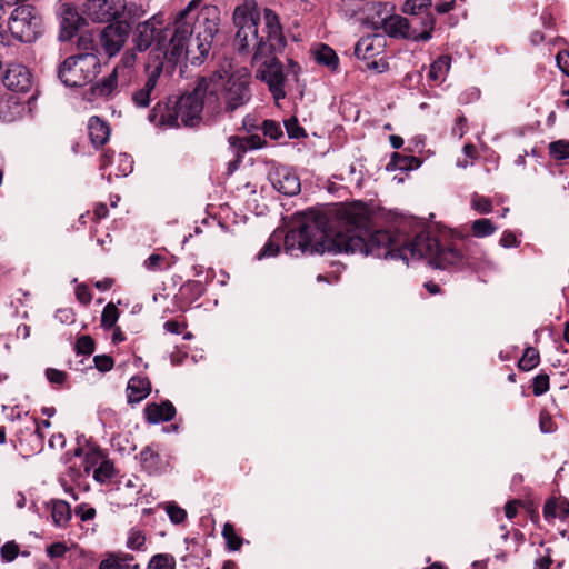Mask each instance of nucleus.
Returning a JSON list of instances; mask_svg holds the SVG:
<instances>
[{
	"label": "nucleus",
	"instance_id": "1",
	"mask_svg": "<svg viewBox=\"0 0 569 569\" xmlns=\"http://www.w3.org/2000/svg\"><path fill=\"white\" fill-rule=\"evenodd\" d=\"M233 24L237 28L234 46L239 52L250 53L256 67V78L263 81L274 100L286 97L284 84L290 77L297 80L300 67L293 60L283 64L274 57L286 47V38L279 17L271 9L263 10L262 23L254 0H244L233 11Z\"/></svg>",
	"mask_w": 569,
	"mask_h": 569
},
{
	"label": "nucleus",
	"instance_id": "2",
	"mask_svg": "<svg viewBox=\"0 0 569 569\" xmlns=\"http://www.w3.org/2000/svg\"><path fill=\"white\" fill-rule=\"evenodd\" d=\"M345 230L332 233L328 217L318 211L310 210L297 229L282 232L283 247L287 253L293 257L306 253H359L362 246V233L369 218L361 207H351L343 211Z\"/></svg>",
	"mask_w": 569,
	"mask_h": 569
},
{
	"label": "nucleus",
	"instance_id": "3",
	"mask_svg": "<svg viewBox=\"0 0 569 569\" xmlns=\"http://www.w3.org/2000/svg\"><path fill=\"white\" fill-rule=\"evenodd\" d=\"M362 233L359 253L375 258L410 260L428 259L430 266L439 269L459 266L465 254L455 246H445L432 238L429 231H421L411 241L400 244L389 231L369 232L368 223Z\"/></svg>",
	"mask_w": 569,
	"mask_h": 569
},
{
	"label": "nucleus",
	"instance_id": "4",
	"mask_svg": "<svg viewBox=\"0 0 569 569\" xmlns=\"http://www.w3.org/2000/svg\"><path fill=\"white\" fill-rule=\"evenodd\" d=\"M202 0H191L181 10L171 26H168V37L172 44L171 57L182 54V41L196 34L194 42L201 54H209L214 36L219 31L220 10L217 6H203Z\"/></svg>",
	"mask_w": 569,
	"mask_h": 569
},
{
	"label": "nucleus",
	"instance_id": "5",
	"mask_svg": "<svg viewBox=\"0 0 569 569\" xmlns=\"http://www.w3.org/2000/svg\"><path fill=\"white\" fill-rule=\"evenodd\" d=\"M194 89L203 110L212 116L222 110L233 112L251 99L247 74L229 76L227 71H216L202 77Z\"/></svg>",
	"mask_w": 569,
	"mask_h": 569
},
{
	"label": "nucleus",
	"instance_id": "6",
	"mask_svg": "<svg viewBox=\"0 0 569 569\" xmlns=\"http://www.w3.org/2000/svg\"><path fill=\"white\" fill-rule=\"evenodd\" d=\"M203 106L196 89L180 98L159 101L150 111L149 121L160 128L196 127L201 120Z\"/></svg>",
	"mask_w": 569,
	"mask_h": 569
},
{
	"label": "nucleus",
	"instance_id": "7",
	"mask_svg": "<svg viewBox=\"0 0 569 569\" xmlns=\"http://www.w3.org/2000/svg\"><path fill=\"white\" fill-rule=\"evenodd\" d=\"M100 71L99 57L83 52L66 58L58 67V78L66 87H83L92 82Z\"/></svg>",
	"mask_w": 569,
	"mask_h": 569
},
{
	"label": "nucleus",
	"instance_id": "8",
	"mask_svg": "<svg viewBox=\"0 0 569 569\" xmlns=\"http://www.w3.org/2000/svg\"><path fill=\"white\" fill-rule=\"evenodd\" d=\"M436 19L432 13L392 16L386 23V32L393 38L412 41H429L432 37Z\"/></svg>",
	"mask_w": 569,
	"mask_h": 569
},
{
	"label": "nucleus",
	"instance_id": "9",
	"mask_svg": "<svg viewBox=\"0 0 569 569\" xmlns=\"http://www.w3.org/2000/svg\"><path fill=\"white\" fill-rule=\"evenodd\" d=\"M168 27L164 28L162 34L158 38L157 47L152 50V57L156 59L160 58L167 64V72H171L174 70L176 66L182 61L183 59L189 60L192 64H201L204 58L208 54H201L200 49L197 48L196 34L189 36L184 41H182V54L177 57H171V49L173 42H171L170 37H168Z\"/></svg>",
	"mask_w": 569,
	"mask_h": 569
},
{
	"label": "nucleus",
	"instance_id": "10",
	"mask_svg": "<svg viewBox=\"0 0 569 569\" xmlns=\"http://www.w3.org/2000/svg\"><path fill=\"white\" fill-rule=\"evenodd\" d=\"M167 71V64L160 59L152 57V50L149 53L146 63V79L142 84L131 94V101L137 108L146 109L151 101L157 99L162 91V72Z\"/></svg>",
	"mask_w": 569,
	"mask_h": 569
},
{
	"label": "nucleus",
	"instance_id": "11",
	"mask_svg": "<svg viewBox=\"0 0 569 569\" xmlns=\"http://www.w3.org/2000/svg\"><path fill=\"white\" fill-rule=\"evenodd\" d=\"M41 18L29 6L17 7L8 21L11 36L21 42H33L41 34Z\"/></svg>",
	"mask_w": 569,
	"mask_h": 569
},
{
	"label": "nucleus",
	"instance_id": "12",
	"mask_svg": "<svg viewBox=\"0 0 569 569\" xmlns=\"http://www.w3.org/2000/svg\"><path fill=\"white\" fill-rule=\"evenodd\" d=\"M128 83H122L119 76H114L112 71L109 76L103 77L99 81L92 83L88 91L84 92V99L88 102H94L98 100L110 101L112 100L123 88L129 87Z\"/></svg>",
	"mask_w": 569,
	"mask_h": 569
},
{
	"label": "nucleus",
	"instance_id": "13",
	"mask_svg": "<svg viewBox=\"0 0 569 569\" xmlns=\"http://www.w3.org/2000/svg\"><path fill=\"white\" fill-rule=\"evenodd\" d=\"M57 14L60 21L59 40H71L79 29L86 23V19L79 14L76 7L71 3H60L57 9Z\"/></svg>",
	"mask_w": 569,
	"mask_h": 569
},
{
	"label": "nucleus",
	"instance_id": "14",
	"mask_svg": "<svg viewBox=\"0 0 569 569\" xmlns=\"http://www.w3.org/2000/svg\"><path fill=\"white\" fill-rule=\"evenodd\" d=\"M160 24L161 21L157 17L138 23L133 33V42L139 51H146L153 42L154 47L152 50L157 47L158 38L164 30V28L158 27Z\"/></svg>",
	"mask_w": 569,
	"mask_h": 569
},
{
	"label": "nucleus",
	"instance_id": "15",
	"mask_svg": "<svg viewBox=\"0 0 569 569\" xmlns=\"http://www.w3.org/2000/svg\"><path fill=\"white\" fill-rule=\"evenodd\" d=\"M269 181L272 187L284 196H295L300 191L298 176L288 167H276L269 172Z\"/></svg>",
	"mask_w": 569,
	"mask_h": 569
},
{
	"label": "nucleus",
	"instance_id": "16",
	"mask_svg": "<svg viewBox=\"0 0 569 569\" xmlns=\"http://www.w3.org/2000/svg\"><path fill=\"white\" fill-rule=\"evenodd\" d=\"M128 36L127 27L120 23H111L101 31L100 44L109 57H113L122 49Z\"/></svg>",
	"mask_w": 569,
	"mask_h": 569
},
{
	"label": "nucleus",
	"instance_id": "17",
	"mask_svg": "<svg viewBox=\"0 0 569 569\" xmlns=\"http://www.w3.org/2000/svg\"><path fill=\"white\" fill-rule=\"evenodd\" d=\"M99 463L98 468L93 470V478L98 482H106L108 479H110L113 475V466L110 461L104 460L101 456V453L94 449H90L86 453L83 468L86 473H90V470L93 466Z\"/></svg>",
	"mask_w": 569,
	"mask_h": 569
},
{
	"label": "nucleus",
	"instance_id": "18",
	"mask_svg": "<svg viewBox=\"0 0 569 569\" xmlns=\"http://www.w3.org/2000/svg\"><path fill=\"white\" fill-rule=\"evenodd\" d=\"M138 459L141 468L149 475H159L166 471L167 462L161 457L159 447L154 443L144 447Z\"/></svg>",
	"mask_w": 569,
	"mask_h": 569
},
{
	"label": "nucleus",
	"instance_id": "19",
	"mask_svg": "<svg viewBox=\"0 0 569 569\" xmlns=\"http://www.w3.org/2000/svg\"><path fill=\"white\" fill-rule=\"evenodd\" d=\"M83 7L92 21L108 22L119 16V10L111 6L110 0H87Z\"/></svg>",
	"mask_w": 569,
	"mask_h": 569
},
{
	"label": "nucleus",
	"instance_id": "20",
	"mask_svg": "<svg viewBox=\"0 0 569 569\" xmlns=\"http://www.w3.org/2000/svg\"><path fill=\"white\" fill-rule=\"evenodd\" d=\"M3 83L10 90L26 92L31 87L30 72L23 66H12L7 70Z\"/></svg>",
	"mask_w": 569,
	"mask_h": 569
},
{
	"label": "nucleus",
	"instance_id": "21",
	"mask_svg": "<svg viewBox=\"0 0 569 569\" xmlns=\"http://www.w3.org/2000/svg\"><path fill=\"white\" fill-rule=\"evenodd\" d=\"M151 392V382L147 377L133 376L128 381L127 398L130 405L139 403Z\"/></svg>",
	"mask_w": 569,
	"mask_h": 569
},
{
	"label": "nucleus",
	"instance_id": "22",
	"mask_svg": "<svg viewBox=\"0 0 569 569\" xmlns=\"http://www.w3.org/2000/svg\"><path fill=\"white\" fill-rule=\"evenodd\" d=\"M144 415L150 423L170 421L176 416V408L169 400L162 401L161 403L152 402L144 408Z\"/></svg>",
	"mask_w": 569,
	"mask_h": 569
},
{
	"label": "nucleus",
	"instance_id": "23",
	"mask_svg": "<svg viewBox=\"0 0 569 569\" xmlns=\"http://www.w3.org/2000/svg\"><path fill=\"white\" fill-rule=\"evenodd\" d=\"M137 56L133 51H126L120 62L113 68L114 76L120 77L122 83L131 84L136 78V66Z\"/></svg>",
	"mask_w": 569,
	"mask_h": 569
},
{
	"label": "nucleus",
	"instance_id": "24",
	"mask_svg": "<svg viewBox=\"0 0 569 569\" xmlns=\"http://www.w3.org/2000/svg\"><path fill=\"white\" fill-rule=\"evenodd\" d=\"M113 162H117V170L114 171L116 177H126L131 173L133 161L129 154L118 153L117 157H114L113 152H104L102 154L101 169L108 164H112Z\"/></svg>",
	"mask_w": 569,
	"mask_h": 569
},
{
	"label": "nucleus",
	"instance_id": "25",
	"mask_svg": "<svg viewBox=\"0 0 569 569\" xmlns=\"http://www.w3.org/2000/svg\"><path fill=\"white\" fill-rule=\"evenodd\" d=\"M133 556L119 552L109 553L99 565V569H140L139 563H133Z\"/></svg>",
	"mask_w": 569,
	"mask_h": 569
},
{
	"label": "nucleus",
	"instance_id": "26",
	"mask_svg": "<svg viewBox=\"0 0 569 569\" xmlns=\"http://www.w3.org/2000/svg\"><path fill=\"white\" fill-rule=\"evenodd\" d=\"M89 138L96 147L104 144L110 136V128L107 122L101 120L99 117L93 116L88 122Z\"/></svg>",
	"mask_w": 569,
	"mask_h": 569
},
{
	"label": "nucleus",
	"instance_id": "27",
	"mask_svg": "<svg viewBox=\"0 0 569 569\" xmlns=\"http://www.w3.org/2000/svg\"><path fill=\"white\" fill-rule=\"evenodd\" d=\"M24 111V106L14 97L0 100V120L3 122H13L19 119Z\"/></svg>",
	"mask_w": 569,
	"mask_h": 569
},
{
	"label": "nucleus",
	"instance_id": "28",
	"mask_svg": "<svg viewBox=\"0 0 569 569\" xmlns=\"http://www.w3.org/2000/svg\"><path fill=\"white\" fill-rule=\"evenodd\" d=\"M51 508V518L57 527H66L71 519L72 512L70 505L64 500H51L49 502Z\"/></svg>",
	"mask_w": 569,
	"mask_h": 569
},
{
	"label": "nucleus",
	"instance_id": "29",
	"mask_svg": "<svg viewBox=\"0 0 569 569\" xmlns=\"http://www.w3.org/2000/svg\"><path fill=\"white\" fill-rule=\"evenodd\" d=\"M315 59L319 64L326 66L331 71H336L338 69L339 58L327 44H320L315 50Z\"/></svg>",
	"mask_w": 569,
	"mask_h": 569
},
{
	"label": "nucleus",
	"instance_id": "30",
	"mask_svg": "<svg viewBox=\"0 0 569 569\" xmlns=\"http://www.w3.org/2000/svg\"><path fill=\"white\" fill-rule=\"evenodd\" d=\"M451 58L449 56H440L436 59L428 72L429 80L433 82H442L450 69Z\"/></svg>",
	"mask_w": 569,
	"mask_h": 569
},
{
	"label": "nucleus",
	"instance_id": "31",
	"mask_svg": "<svg viewBox=\"0 0 569 569\" xmlns=\"http://www.w3.org/2000/svg\"><path fill=\"white\" fill-rule=\"evenodd\" d=\"M282 241V231L276 230L258 254L259 259L274 257L280 251V242Z\"/></svg>",
	"mask_w": 569,
	"mask_h": 569
},
{
	"label": "nucleus",
	"instance_id": "32",
	"mask_svg": "<svg viewBox=\"0 0 569 569\" xmlns=\"http://www.w3.org/2000/svg\"><path fill=\"white\" fill-rule=\"evenodd\" d=\"M539 361L540 357L538 350L533 347H528L519 360L518 367L523 371H529L536 368L539 365Z\"/></svg>",
	"mask_w": 569,
	"mask_h": 569
},
{
	"label": "nucleus",
	"instance_id": "33",
	"mask_svg": "<svg viewBox=\"0 0 569 569\" xmlns=\"http://www.w3.org/2000/svg\"><path fill=\"white\" fill-rule=\"evenodd\" d=\"M222 536L230 550L237 551L241 548L242 538L236 533L234 527L230 522L224 523L222 529Z\"/></svg>",
	"mask_w": 569,
	"mask_h": 569
},
{
	"label": "nucleus",
	"instance_id": "34",
	"mask_svg": "<svg viewBox=\"0 0 569 569\" xmlns=\"http://www.w3.org/2000/svg\"><path fill=\"white\" fill-rule=\"evenodd\" d=\"M431 0H407L403 4V12L407 14H425L431 13L429 8Z\"/></svg>",
	"mask_w": 569,
	"mask_h": 569
},
{
	"label": "nucleus",
	"instance_id": "35",
	"mask_svg": "<svg viewBox=\"0 0 569 569\" xmlns=\"http://www.w3.org/2000/svg\"><path fill=\"white\" fill-rule=\"evenodd\" d=\"M147 569H176V561L171 555L158 553L151 558Z\"/></svg>",
	"mask_w": 569,
	"mask_h": 569
},
{
	"label": "nucleus",
	"instance_id": "36",
	"mask_svg": "<svg viewBox=\"0 0 569 569\" xmlns=\"http://www.w3.org/2000/svg\"><path fill=\"white\" fill-rule=\"evenodd\" d=\"M471 230L478 238H485L496 231V227L489 219H478L472 222Z\"/></svg>",
	"mask_w": 569,
	"mask_h": 569
},
{
	"label": "nucleus",
	"instance_id": "37",
	"mask_svg": "<svg viewBox=\"0 0 569 569\" xmlns=\"http://www.w3.org/2000/svg\"><path fill=\"white\" fill-rule=\"evenodd\" d=\"M118 318H119L118 308L112 302H110L102 310L101 326L104 329H111L116 326Z\"/></svg>",
	"mask_w": 569,
	"mask_h": 569
},
{
	"label": "nucleus",
	"instance_id": "38",
	"mask_svg": "<svg viewBox=\"0 0 569 569\" xmlns=\"http://www.w3.org/2000/svg\"><path fill=\"white\" fill-rule=\"evenodd\" d=\"M164 510L174 525H180L187 519V511L178 506L174 501H169L164 505Z\"/></svg>",
	"mask_w": 569,
	"mask_h": 569
},
{
	"label": "nucleus",
	"instance_id": "39",
	"mask_svg": "<svg viewBox=\"0 0 569 569\" xmlns=\"http://www.w3.org/2000/svg\"><path fill=\"white\" fill-rule=\"evenodd\" d=\"M550 156L556 160L569 158V141L558 140L549 144Z\"/></svg>",
	"mask_w": 569,
	"mask_h": 569
},
{
	"label": "nucleus",
	"instance_id": "40",
	"mask_svg": "<svg viewBox=\"0 0 569 569\" xmlns=\"http://www.w3.org/2000/svg\"><path fill=\"white\" fill-rule=\"evenodd\" d=\"M146 542V536L139 529L132 528L129 531L127 547L131 550H142Z\"/></svg>",
	"mask_w": 569,
	"mask_h": 569
},
{
	"label": "nucleus",
	"instance_id": "41",
	"mask_svg": "<svg viewBox=\"0 0 569 569\" xmlns=\"http://www.w3.org/2000/svg\"><path fill=\"white\" fill-rule=\"evenodd\" d=\"M373 46L370 38L360 39L355 47V54L359 59H367L373 56Z\"/></svg>",
	"mask_w": 569,
	"mask_h": 569
},
{
	"label": "nucleus",
	"instance_id": "42",
	"mask_svg": "<svg viewBox=\"0 0 569 569\" xmlns=\"http://www.w3.org/2000/svg\"><path fill=\"white\" fill-rule=\"evenodd\" d=\"M260 130L263 131L264 136H267L273 140H277L278 138H280L282 136V130H281L280 124L273 120H263L261 122Z\"/></svg>",
	"mask_w": 569,
	"mask_h": 569
},
{
	"label": "nucleus",
	"instance_id": "43",
	"mask_svg": "<svg viewBox=\"0 0 569 569\" xmlns=\"http://www.w3.org/2000/svg\"><path fill=\"white\" fill-rule=\"evenodd\" d=\"M549 390V376L540 373L535 377L532 382V392L535 396H541Z\"/></svg>",
	"mask_w": 569,
	"mask_h": 569
},
{
	"label": "nucleus",
	"instance_id": "44",
	"mask_svg": "<svg viewBox=\"0 0 569 569\" xmlns=\"http://www.w3.org/2000/svg\"><path fill=\"white\" fill-rule=\"evenodd\" d=\"M286 131L291 139H298L305 136V130L300 127L297 118L291 117L290 119L284 121Z\"/></svg>",
	"mask_w": 569,
	"mask_h": 569
},
{
	"label": "nucleus",
	"instance_id": "45",
	"mask_svg": "<svg viewBox=\"0 0 569 569\" xmlns=\"http://www.w3.org/2000/svg\"><path fill=\"white\" fill-rule=\"evenodd\" d=\"M76 349L78 353L91 355L94 351V341L90 336H81L77 339Z\"/></svg>",
	"mask_w": 569,
	"mask_h": 569
},
{
	"label": "nucleus",
	"instance_id": "46",
	"mask_svg": "<svg viewBox=\"0 0 569 569\" xmlns=\"http://www.w3.org/2000/svg\"><path fill=\"white\" fill-rule=\"evenodd\" d=\"M230 148L236 152L238 158H241V153L248 149L246 137L230 136L228 139Z\"/></svg>",
	"mask_w": 569,
	"mask_h": 569
},
{
	"label": "nucleus",
	"instance_id": "47",
	"mask_svg": "<svg viewBox=\"0 0 569 569\" xmlns=\"http://www.w3.org/2000/svg\"><path fill=\"white\" fill-rule=\"evenodd\" d=\"M1 557L4 561H12L19 553V546L14 541L4 543L0 549Z\"/></svg>",
	"mask_w": 569,
	"mask_h": 569
},
{
	"label": "nucleus",
	"instance_id": "48",
	"mask_svg": "<svg viewBox=\"0 0 569 569\" xmlns=\"http://www.w3.org/2000/svg\"><path fill=\"white\" fill-rule=\"evenodd\" d=\"M472 208L479 213L486 214L491 212L492 204L489 198L476 196L472 199Z\"/></svg>",
	"mask_w": 569,
	"mask_h": 569
},
{
	"label": "nucleus",
	"instance_id": "49",
	"mask_svg": "<svg viewBox=\"0 0 569 569\" xmlns=\"http://www.w3.org/2000/svg\"><path fill=\"white\" fill-rule=\"evenodd\" d=\"M96 368L101 372H107L112 369L113 367V359L110 356L107 355H99L93 358Z\"/></svg>",
	"mask_w": 569,
	"mask_h": 569
},
{
	"label": "nucleus",
	"instance_id": "50",
	"mask_svg": "<svg viewBox=\"0 0 569 569\" xmlns=\"http://www.w3.org/2000/svg\"><path fill=\"white\" fill-rule=\"evenodd\" d=\"M74 513L81 519V521H89L96 517V509L81 503L76 507Z\"/></svg>",
	"mask_w": 569,
	"mask_h": 569
},
{
	"label": "nucleus",
	"instance_id": "51",
	"mask_svg": "<svg viewBox=\"0 0 569 569\" xmlns=\"http://www.w3.org/2000/svg\"><path fill=\"white\" fill-rule=\"evenodd\" d=\"M46 377L50 383L62 385L67 379V373L54 368H48L46 370Z\"/></svg>",
	"mask_w": 569,
	"mask_h": 569
},
{
	"label": "nucleus",
	"instance_id": "52",
	"mask_svg": "<svg viewBox=\"0 0 569 569\" xmlns=\"http://www.w3.org/2000/svg\"><path fill=\"white\" fill-rule=\"evenodd\" d=\"M67 550H68V548H67V546L64 543H62V542H54V543H51L47 548V555L50 558H60V557L64 556Z\"/></svg>",
	"mask_w": 569,
	"mask_h": 569
},
{
	"label": "nucleus",
	"instance_id": "53",
	"mask_svg": "<svg viewBox=\"0 0 569 569\" xmlns=\"http://www.w3.org/2000/svg\"><path fill=\"white\" fill-rule=\"evenodd\" d=\"M76 297L82 305H89L92 296L89 288L86 284H79L76 288Z\"/></svg>",
	"mask_w": 569,
	"mask_h": 569
},
{
	"label": "nucleus",
	"instance_id": "54",
	"mask_svg": "<svg viewBox=\"0 0 569 569\" xmlns=\"http://www.w3.org/2000/svg\"><path fill=\"white\" fill-rule=\"evenodd\" d=\"M164 257L163 256H160V254H151L146 261H144V267L148 269V270H151V271H156V270H161L162 269V266L161 263L164 261Z\"/></svg>",
	"mask_w": 569,
	"mask_h": 569
},
{
	"label": "nucleus",
	"instance_id": "55",
	"mask_svg": "<svg viewBox=\"0 0 569 569\" xmlns=\"http://www.w3.org/2000/svg\"><path fill=\"white\" fill-rule=\"evenodd\" d=\"M556 60H557V64L560 68V70L566 76H569V52L568 51L558 52Z\"/></svg>",
	"mask_w": 569,
	"mask_h": 569
},
{
	"label": "nucleus",
	"instance_id": "56",
	"mask_svg": "<svg viewBox=\"0 0 569 569\" xmlns=\"http://www.w3.org/2000/svg\"><path fill=\"white\" fill-rule=\"evenodd\" d=\"M539 426L540 430L545 433H550L555 431L552 419L547 413H540Z\"/></svg>",
	"mask_w": 569,
	"mask_h": 569
},
{
	"label": "nucleus",
	"instance_id": "57",
	"mask_svg": "<svg viewBox=\"0 0 569 569\" xmlns=\"http://www.w3.org/2000/svg\"><path fill=\"white\" fill-rule=\"evenodd\" d=\"M553 563V560L550 556V549H547V553L545 556L539 557L535 561L533 569H551V565Z\"/></svg>",
	"mask_w": 569,
	"mask_h": 569
},
{
	"label": "nucleus",
	"instance_id": "58",
	"mask_svg": "<svg viewBox=\"0 0 569 569\" xmlns=\"http://www.w3.org/2000/svg\"><path fill=\"white\" fill-rule=\"evenodd\" d=\"M500 244L505 248H512L518 246L517 237L511 231H505L500 238Z\"/></svg>",
	"mask_w": 569,
	"mask_h": 569
},
{
	"label": "nucleus",
	"instance_id": "59",
	"mask_svg": "<svg viewBox=\"0 0 569 569\" xmlns=\"http://www.w3.org/2000/svg\"><path fill=\"white\" fill-rule=\"evenodd\" d=\"M242 126L247 132H251L253 130L261 129V124L258 123V120L256 119V117L250 116V114L244 117V119L242 121Z\"/></svg>",
	"mask_w": 569,
	"mask_h": 569
},
{
	"label": "nucleus",
	"instance_id": "60",
	"mask_svg": "<svg viewBox=\"0 0 569 569\" xmlns=\"http://www.w3.org/2000/svg\"><path fill=\"white\" fill-rule=\"evenodd\" d=\"M248 149H260L264 146V140L259 134H250L246 137Z\"/></svg>",
	"mask_w": 569,
	"mask_h": 569
},
{
	"label": "nucleus",
	"instance_id": "61",
	"mask_svg": "<svg viewBox=\"0 0 569 569\" xmlns=\"http://www.w3.org/2000/svg\"><path fill=\"white\" fill-rule=\"evenodd\" d=\"M368 69L376 70L379 73L386 72L389 69V63L385 59L375 60L367 64Z\"/></svg>",
	"mask_w": 569,
	"mask_h": 569
},
{
	"label": "nucleus",
	"instance_id": "62",
	"mask_svg": "<svg viewBox=\"0 0 569 569\" xmlns=\"http://www.w3.org/2000/svg\"><path fill=\"white\" fill-rule=\"evenodd\" d=\"M163 327L168 332L179 335L186 325L176 320H168L164 322Z\"/></svg>",
	"mask_w": 569,
	"mask_h": 569
},
{
	"label": "nucleus",
	"instance_id": "63",
	"mask_svg": "<svg viewBox=\"0 0 569 569\" xmlns=\"http://www.w3.org/2000/svg\"><path fill=\"white\" fill-rule=\"evenodd\" d=\"M518 500H510L505 506V513L508 519H512L517 515Z\"/></svg>",
	"mask_w": 569,
	"mask_h": 569
},
{
	"label": "nucleus",
	"instance_id": "64",
	"mask_svg": "<svg viewBox=\"0 0 569 569\" xmlns=\"http://www.w3.org/2000/svg\"><path fill=\"white\" fill-rule=\"evenodd\" d=\"M109 210H108V207L104 204V203H99L96 208H94V211H93V214L94 217L98 219V220H101L103 218L107 217Z\"/></svg>",
	"mask_w": 569,
	"mask_h": 569
}]
</instances>
